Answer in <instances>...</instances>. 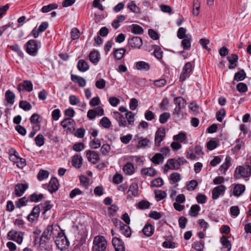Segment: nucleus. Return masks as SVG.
<instances>
[{
  "label": "nucleus",
  "instance_id": "412c9836",
  "mask_svg": "<svg viewBox=\"0 0 251 251\" xmlns=\"http://www.w3.org/2000/svg\"><path fill=\"white\" fill-rule=\"evenodd\" d=\"M90 61L95 65L98 64L100 59V54L98 51L96 50H92L89 55Z\"/></svg>",
  "mask_w": 251,
  "mask_h": 251
},
{
  "label": "nucleus",
  "instance_id": "c85d7f7f",
  "mask_svg": "<svg viewBox=\"0 0 251 251\" xmlns=\"http://www.w3.org/2000/svg\"><path fill=\"white\" fill-rule=\"evenodd\" d=\"M123 171L126 175H131L134 172V167L130 162L126 163L123 167Z\"/></svg>",
  "mask_w": 251,
  "mask_h": 251
},
{
  "label": "nucleus",
  "instance_id": "e2e57ef3",
  "mask_svg": "<svg viewBox=\"0 0 251 251\" xmlns=\"http://www.w3.org/2000/svg\"><path fill=\"white\" fill-rule=\"evenodd\" d=\"M186 139V134L184 132H180L178 134L174 136L173 139L175 141H178L183 142Z\"/></svg>",
  "mask_w": 251,
  "mask_h": 251
},
{
  "label": "nucleus",
  "instance_id": "8fccbe9b",
  "mask_svg": "<svg viewBox=\"0 0 251 251\" xmlns=\"http://www.w3.org/2000/svg\"><path fill=\"white\" fill-rule=\"evenodd\" d=\"M164 184L163 180L161 177H158L151 181V186L152 187H160Z\"/></svg>",
  "mask_w": 251,
  "mask_h": 251
},
{
  "label": "nucleus",
  "instance_id": "c756f323",
  "mask_svg": "<svg viewBox=\"0 0 251 251\" xmlns=\"http://www.w3.org/2000/svg\"><path fill=\"white\" fill-rule=\"evenodd\" d=\"M127 193L128 196L130 197L137 196L138 193L137 184L135 183L131 184L129 186Z\"/></svg>",
  "mask_w": 251,
  "mask_h": 251
},
{
  "label": "nucleus",
  "instance_id": "4468645a",
  "mask_svg": "<svg viewBox=\"0 0 251 251\" xmlns=\"http://www.w3.org/2000/svg\"><path fill=\"white\" fill-rule=\"evenodd\" d=\"M112 243L115 251H125L124 242L120 238L116 237H113Z\"/></svg>",
  "mask_w": 251,
  "mask_h": 251
},
{
  "label": "nucleus",
  "instance_id": "aec40b11",
  "mask_svg": "<svg viewBox=\"0 0 251 251\" xmlns=\"http://www.w3.org/2000/svg\"><path fill=\"white\" fill-rule=\"evenodd\" d=\"M142 231L145 236L151 237L154 233V227L151 224L147 223Z\"/></svg>",
  "mask_w": 251,
  "mask_h": 251
},
{
  "label": "nucleus",
  "instance_id": "c9c22d12",
  "mask_svg": "<svg viewBox=\"0 0 251 251\" xmlns=\"http://www.w3.org/2000/svg\"><path fill=\"white\" fill-rule=\"evenodd\" d=\"M119 230L126 237H130L131 235V231L130 227L125 224H124L121 228H119Z\"/></svg>",
  "mask_w": 251,
  "mask_h": 251
},
{
  "label": "nucleus",
  "instance_id": "c03bdc74",
  "mask_svg": "<svg viewBox=\"0 0 251 251\" xmlns=\"http://www.w3.org/2000/svg\"><path fill=\"white\" fill-rule=\"evenodd\" d=\"M134 116L135 114L131 111H127L126 113V118L127 120L128 125H134Z\"/></svg>",
  "mask_w": 251,
  "mask_h": 251
},
{
  "label": "nucleus",
  "instance_id": "5fc2aeb1",
  "mask_svg": "<svg viewBox=\"0 0 251 251\" xmlns=\"http://www.w3.org/2000/svg\"><path fill=\"white\" fill-rule=\"evenodd\" d=\"M19 107L25 111H28L31 109L30 103L26 100H21L19 102Z\"/></svg>",
  "mask_w": 251,
  "mask_h": 251
},
{
  "label": "nucleus",
  "instance_id": "2eb2a0df",
  "mask_svg": "<svg viewBox=\"0 0 251 251\" xmlns=\"http://www.w3.org/2000/svg\"><path fill=\"white\" fill-rule=\"evenodd\" d=\"M142 44V39L138 36H134L128 40V45L134 49H140Z\"/></svg>",
  "mask_w": 251,
  "mask_h": 251
},
{
  "label": "nucleus",
  "instance_id": "4d7b16f0",
  "mask_svg": "<svg viewBox=\"0 0 251 251\" xmlns=\"http://www.w3.org/2000/svg\"><path fill=\"white\" fill-rule=\"evenodd\" d=\"M150 206V202L146 200H142L139 201L138 204V207L140 209H148Z\"/></svg>",
  "mask_w": 251,
  "mask_h": 251
},
{
  "label": "nucleus",
  "instance_id": "a211bd4d",
  "mask_svg": "<svg viewBox=\"0 0 251 251\" xmlns=\"http://www.w3.org/2000/svg\"><path fill=\"white\" fill-rule=\"evenodd\" d=\"M59 186V184L57 178L53 177L51 178L49 182L48 189L50 193L52 194L57 191Z\"/></svg>",
  "mask_w": 251,
  "mask_h": 251
},
{
  "label": "nucleus",
  "instance_id": "0eeeda50",
  "mask_svg": "<svg viewBox=\"0 0 251 251\" xmlns=\"http://www.w3.org/2000/svg\"><path fill=\"white\" fill-rule=\"evenodd\" d=\"M40 213V207L39 205H36L34 206L30 213L27 217V220L31 223H33L38 220Z\"/></svg>",
  "mask_w": 251,
  "mask_h": 251
},
{
  "label": "nucleus",
  "instance_id": "f03ea898",
  "mask_svg": "<svg viewBox=\"0 0 251 251\" xmlns=\"http://www.w3.org/2000/svg\"><path fill=\"white\" fill-rule=\"evenodd\" d=\"M251 176V165L249 162H246L244 166H238L235 171L234 178L236 179L241 177H248Z\"/></svg>",
  "mask_w": 251,
  "mask_h": 251
},
{
  "label": "nucleus",
  "instance_id": "4c0bfd02",
  "mask_svg": "<svg viewBox=\"0 0 251 251\" xmlns=\"http://www.w3.org/2000/svg\"><path fill=\"white\" fill-rule=\"evenodd\" d=\"M221 242L222 243L223 248L226 249L225 251H230L231 250V244L230 241L228 240L227 238L225 236H223L221 238Z\"/></svg>",
  "mask_w": 251,
  "mask_h": 251
},
{
  "label": "nucleus",
  "instance_id": "5701e85b",
  "mask_svg": "<svg viewBox=\"0 0 251 251\" xmlns=\"http://www.w3.org/2000/svg\"><path fill=\"white\" fill-rule=\"evenodd\" d=\"M82 164V158L80 155L75 154L72 160V165L76 168H80Z\"/></svg>",
  "mask_w": 251,
  "mask_h": 251
},
{
  "label": "nucleus",
  "instance_id": "864d4df0",
  "mask_svg": "<svg viewBox=\"0 0 251 251\" xmlns=\"http://www.w3.org/2000/svg\"><path fill=\"white\" fill-rule=\"evenodd\" d=\"M89 146L93 149H97L101 146V142L99 139L94 138L89 142Z\"/></svg>",
  "mask_w": 251,
  "mask_h": 251
},
{
  "label": "nucleus",
  "instance_id": "338daca9",
  "mask_svg": "<svg viewBox=\"0 0 251 251\" xmlns=\"http://www.w3.org/2000/svg\"><path fill=\"white\" fill-rule=\"evenodd\" d=\"M154 56L158 60H160L163 57V51L160 47H157L153 51Z\"/></svg>",
  "mask_w": 251,
  "mask_h": 251
},
{
  "label": "nucleus",
  "instance_id": "13d9d810",
  "mask_svg": "<svg viewBox=\"0 0 251 251\" xmlns=\"http://www.w3.org/2000/svg\"><path fill=\"white\" fill-rule=\"evenodd\" d=\"M155 198L157 201H160L166 198L167 194L165 191L157 190L155 191Z\"/></svg>",
  "mask_w": 251,
  "mask_h": 251
},
{
  "label": "nucleus",
  "instance_id": "39448f33",
  "mask_svg": "<svg viewBox=\"0 0 251 251\" xmlns=\"http://www.w3.org/2000/svg\"><path fill=\"white\" fill-rule=\"evenodd\" d=\"M24 232L11 230L7 233V238L9 240L16 242L18 244H21L23 240Z\"/></svg>",
  "mask_w": 251,
  "mask_h": 251
},
{
  "label": "nucleus",
  "instance_id": "052dcab7",
  "mask_svg": "<svg viewBox=\"0 0 251 251\" xmlns=\"http://www.w3.org/2000/svg\"><path fill=\"white\" fill-rule=\"evenodd\" d=\"M22 87L27 92H31L33 89V84L30 80H24Z\"/></svg>",
  "mask_w": 251,
  "mask_h": 251
},
{
  "label": "nucleus",
  "instance_id": "6e6552de",
  "mask_svg": "<svg viewBox=\"0 0 251 251\" xmlns=\"http://www.w3.org/2000/svg\"><path fill=\"white\" fill-rule=\"evenodd\" d=\"M166 136L165 128H159L155 134L154 144L156 147H160L161 142L164 140Z\"/></svg>",
  "mask_w": 251,
  "mask_h": 251
},
{
  "label": "nucleus",
  "instance_id": "bf43d9fd",
  "mask_svg": "<svg viewBox=\"0 0 251 251\" xmlns=\"http://www.w3.org/2000/svg\"><path fill=\"white\" fill-rule=\"evenodd\" d=\"M198 185V182L196 180H192L187 183V189L189 191L194 190Z\"/></svg>",
  "mask_w": 251,
  "mask_h": 251
},
{
  "label": "nucleus",
  "instance_id": "a878e982",
  "mask_svg": "<svg viewBox=\"0 0 251 251\" xmlns=\"http://www.w3.org/2000/svg\"><path fill=\"white\" fill-rule=\"evenodd\" d=\"M245 190V186L243 184H237L234 186L233 191V194L236 197H239Z\"/></svg>",
  "mask_w": 251,
  "mask_h": 251
},
{
  "label": "nucleus",
  "instance_id": "dca6fc26",
  "mask_svg": "<svg viewBox=\"0 0 251 251\" xmlns=\"http://www.w3.org/2000/svg\"><path fill=\"white\" fill-rule=\"evenodd\" d=\"M113 117L118 123V125L120 127H125L127 126L128 124L126 120V118L118 111L113 112Z\"/></svg>",
  "mask_w": 251,
  "mask_h": 251
},
{
  "label": "nucleus",
  "instance_id": "72a5a7b5",
  "mask_svg": "<svg viewBox=\"0 0 251 251\" xmlns=\"http://www.w3.org/2000/svg\"><path fill=\"white\" fill-rule=\"evenodd\" d=\"M246 77V73L243 69L240 70L234 74V80L240 81L243 80Z\"/></svg>",
  "mask_w": 251,
  "mask_h": 251
},
{
  "label": "nucleus",
  "instance_id": "ea45409f",
  "mask_svg": "<svg viewBox=\"0 0 251 251\" xmlns=\"http://www.w3.org/2000/svg\"><path fill=\"white\" fill-rule=\"evenodd\" d=\"M167 162L171 167V170H178L179 169L180 162H178L177 159H169L168 160Z\"/></svg>",
  "mask_w": 251,
  "mask_h": 251
},
{
  "label": "nucleus",
  "instance_id": "473e14b6",
  "mask_svg": "<svg viewBox=\"0 0 251 251\" xmlns=\"http://www.w3.org/2000/svg\"><path fill=\"white\" fill-rule=\"evenodd\" d=\"M44 198V195L42 194H37L36 193H34L30 195L28 199L29 201L31 202H38L41 201Z\"/></svg>",
  "mask_w": 251,
  "mask_h": 251
},
{
  "label": "nucleus",
  "instance_id": "b1692460",
  "mask_svg": "<svg viewBox=\"0 0 251 251\" xmlns=\"http://www.w3.org/2000/svg\"><path fill=\"white\" fill-rule=\"evenodd\" d=\"M181 41V46L184 50H189L191 48V42L192 40V36L190 34H187L186 38L182 39Z\"/></svg>",
  "mask_w": 251,
  "mask_h": 251
},
{
  "label": "nucleus",
  "instance_id": "79ce46f5",
  "mask_svg": "<svg viewBox=\"0 0 251 251\" xmlns=\"http://www.w3.org/2000/svg\"><path fill=\"white\" fill-rule=\"evenodd\" d=\"M156 173V170L152 168H144L141 170V174L144 175L153 176Z\"/></svg>",
  "mask_w": 251,
  "mask_h": 251
},
{
  "label": "nucleus",
  "instance_id": "7c9ffc66",
  "mask_svg": "<svg viewBox=\"0 0 251 251\" xmlns=\"http://www.w3.org/2000/svg\"><path fill=\"white\" fill-rule=\"evenodd\" d=\"M78 70L81 72H85L89 69L88 63L83 59L79 60L77 65Z\"/></svg>",
  "mask_w": 251,
  "mask_h": 251
},
{
  "label": "nucleus",
  "instance_id": "09e8293b",
  "mask_svg": "<svg viewBox=\"0 0 251 251\" xmlns=\"http://www.w3.org/2000/svg\"><path fill=\"white\" fill-rule=\"evenodd\" d=\"M231 163L230 160V157L229 156L226 157L225 163L222 164L220 167V170L221 172H223L224 171V173H225L226 170L228 169V168L231 166Z\"/></svg>",
  "mask_w": 251,
  "mask_h": 251
},
{
  "label": "nucleus",
  "instance_id": "f8f14e48",
  "mask_svg": "<svg viewBox=\"0 0 251 251\" xmlns=\"http://www.w3.org/2000/svg\"><path fill=\"white\" fill-rule=\"evenodd\" d=\"M138 140V144L136 145L137 149L145 148L148 146L149 144L151 142L150 140L143 136H139L138 135H136L134 136V140Z\"/></svg>",
  "mask_w": 251,
  "mask_h": 251
},
{
  "label": "nucleus",
  "instance_id": "f257e3e1",
  "mask_svg": "<svg viewBox=\"0 0 251 251\" xmlns=\"http://www.w3.org/2000/svg\"><path fill=\"white\" fill-rule=\"evenodd\" d=\"M52 225H48L42 234L39 240L38 250L40 251H50L52 249L53 235Z\"/></svg>",
  "mask_w": 251,
  "mask_h": 251
},
{
  "label": "nucleus",
  "instance_id": "9b49d317",
  "mask_svg": "<svg viewBox=\"0 0 251 251\" xmlns=\"http://www.w3.org/2000/svg\"><path fill=\"white\" fill-rule=\"evenodd\" d=\"M226 189V186L224 185H220L214 188L212 190V199L217 200L220 196H223Z\"/></svg>",
  "mask_w": 251,
  "mask_h": 251
},
{
  "label": "nucleus",
  "instance_id": "f704fd0d",
  "mask_svg": "<svg viewBox=\"0 0 251 251\" xmlns=\"http://www.w3.org/2000/svg\"><path fill=\"white\" fill-rule=\"evenodd\" d=\"M119 230L126 237H130L131 235V231L130 227L125 224H124L121 228H119Z\"/></svg>",
  "mask_w": 251,
  "mask_h": 251
},
{
  "label": "nucleus",
  "instance_id": "7ed1b4c3",
  "mask_svg": "<svg viewBox=\"0 0 251 251\" xmlns=\"http://www.w3.org/2000/svg\"><path fill=\"white\" fill-rule=\"evenodd\" d=\"M93 244L92 251H106L107 241L103 236L95 237Z\"/></svg>",
  "mask_w": 251,
  "mask_h": 251
},
{
  "label": "nucleus",
  "instance_id": "e433bc0d",
  "mask_svg": "<svg viewBox=\"0 0 251 251\" xmlns=\"http://www.w3.org/2000/svg\"><path fill=\"white\" fill-rule=\"evenodd\" d=\"M136 68L139 70H144L148 71L150 69V65L149 63L145 61H141L136 62Z\"/></svg>",
  "mask_w": 251,
  "mask_h": 251
},
{
  "label": "nucleus",
  "instance_id": "69168bd1",
  "mask_svg": "<svg viewBox=\"0 0 251 251\" xmlns=\"http://www.w3.org/2000/svg\"><path fill=\"white\" fill-rule=\"evenodd\" d=\"M236 88L240 93H245L248 91L247 85L243 82L239 83L236 86Z\"/></svg>",
  "mask_w": 251,
  "mask_h": 251
},
{
  "label": "nucleus",
  "instance_id": "1a4fd4ad",
  "mask_svg": "<svg viewBox=\"0 0 251 251\" xmlns=\"http://www.w3.org/2000/svg\"><path fill=\"white\" fill-rule=\"evenodd\" d=\"M174 102L176 104V108L174 111V114L178 115L180 113V110L184 108L186 105V101L181 97H178L175 98Z\"/></svg>",
  "mask_w": 251,
  "mask_h": 251
},
{
  "label": "nucleus",
  "instance_id": "393cba45",
  "mask_svg": "<svg viewBox=\"0 0 251 251\" xmlns=\"http://www.w3.org/2000/svg\"><path fill=\"white\" fill-rule=\"evenodd\" d=\"M71 80L75 83H78L80 87H84L86 85V81L83 77L75 75H71Z\"/></svg>",
  "mask_w": 251,
  "mask_h": 251
},
{
  "label": "nucleus",
  "instance_id": "bb28decb",
  "mask_svg": "<svg viewBox=\"0 0 251 251\" xmlns=\"http://www.w3.org/2000/svg\"><path fill=\"white\" fill-rule=\"evenodd\" d=\"M126 52L125 48L114 49L113 54L117 60H121L124 56Z\"/></svg>",
  "mask_w": 251,
  "mask_h": 251
},
{
  "label": "nucleus",
  "instance_id": "f3484780",
  "mask_svg": "<svg viewBox=\"0 0 251 251\" xmlns=\"http://www.w3.org/2000/svg\"><path fill=\"white\" fill-rule=\"evenodd\" d=\"M28 187L27 183H17L15 187V195L18 197L22 196Z\"/></svg>",
  "mask_w": 251,
  "mask_h": 251
},
{
  "label": "nucleus",
  "instance_id": "a18cd8bd",
  "mask_svg": "<svg viewBox=\"0 0 251 251\" xmlns=\"http://www.w3.org/2000/svg\"><path fill=\"white\" fill-rule=\"evenodd\" d=\"M58 5L55 3H51L48 5H45L42 7L41 11L43 13H48L52 10L57 9Z\"/></svg>",
  "mask_w": 251,
  "mask_h": 251
},
{
  "label": "nucleus",
  "instance_id": "de8ad7c7",
  "mask_svg": "<svg viewBox=\"0 0 251 251\" xmlns=\"http://www.w3.org/2000/svg\"><path fill=\"white\" fill-rule=\"evenodd\" d=\"M204 243L202 241H195L192 245V247L197 251H202L204 248Z\"/></svg>",
  "mask_w": 251,
  "mask_h": 251
},
{
  "label": "nucleus",
  "instance_id": "6ab92c4d",
  "mask_svg": "<svg viewBox=\"0 0 251 251\" xmlns=\"http://www.w3.org/2000/svg\"><path fill=\"white\" fill-rule=\"evenodd\" d=\"M227 60L230 63L228 66L229 69H233L237 66L238 56L236 54H231L230 55L227 56Z\"/></svg>",
  "mask_w": 251,
  "mask_h": 251
},
{
  "label": "nucleus",
  "instance_id": "49530a36",
  "mask_svg": "<svg viewBox=\"0 0 251 251\" xmlns=\"http://www.w3.org/2000/svg\"><path fill=\"white\" fill-rule=\"evenodd\" d=\"M29 201L28 198H26L25 197H24L22 198L19 199L18 201L15 202V205L16 207L20 208L22 206L26 205V203Z\"/></svg>",
  "mask_w": 251,
  "mask_h": 251
},
{
  "label": "nucleus",
  "instance_id": "a19ab883",
  "mask_svg": "<svg viewBox=\"0 0 251 251\" xmlns=\"http://www.w3.org/2000/svg\"><path fill=\"white\" fill-rule=\"evenodd\" d=\"M164 158V157L161 153H156L153 156L151 161L155 164H159L163 161Z\"/></svg>",
  "mask_w": 251,
  "mask_h": 251
},
{
  "label": "nucleus",
  "instance_id": "680f3d73",
  "mask_svg": "<svg viewBox=\"0 0 251 251\" xmlns=\"http://www.w3.org/2000/svg\"><path fill=\"white\" fill-rule=\"evenodd\" d=\"M170 117V114L168 112H164L159 116V122L161 124L166 123Z\"/></svg>",
  "mask_w": 251,
  "mask_h": 251
},
{
  "label": "nucleus",
  "instance_id": "3c124183",
  "mask_svg": "<svg viewBox=\"0 0 251 251\" xmlns=\"http://www.w3.org/2000/svg\"><path fill=\"white\" fill-rule=\"evenodd\" d=\"M131 31L135 34H141L144 32L143 28L141 26L136 24L132 25Z\"/></svg>",
  "mask_w": 251,
  "mask_h": 251
},
{
  "label": "nucleus",
  "instance_id": "9d476101",
  "mask_svg": "<svg viewBox=\"0 0 251 251\" xmlns=\"http://www.w3.org/2000/svg\"><path fill=\"white\" fill-rule=\"evenodd\" d=\"M104 115V110L100 106L97 107L96 109H90L87 112V116L89 120H94L97 116H101Z\"/></svg>",
  "mask_w": 251,
  "mask_h": 251
},
{
  "label": "nucleus",
  "instance_id": "ddd939ff",
  "mask_svg": "<svg viewBox=\"0 0 251 251\" xmlns=\"http://www.w3.org/2000/svg\"><path fill=\"white\" fill-rule=\"evenodd\" d=\"M86 154L88 161L93 164H96L100 159L98 152L94 151H87Z\"/></svg>",
  "mask_w": 251,
  "mask_h": 251
},
{
  "label": "nucleus",
  "instance_id": "603ef678",
  "mask_svg": "<svg viewBox=\"0 0 251 251\" xmlns=\"http://www.w3.org/2000/svg\"><path fill=\"white\" fill-rule=\"evenodd\" d=\"M36 145L38 147H41L45 143V138L41 134H38L34 139Z\"/></svg>",
  "mask_w": 251,
  "mask_h": 251
},
{
  "label": "nucleus",
  "instance_id": "37998d69",
  "mask_svg": "<svg viewBox=\"0 0 251 251\" xmlns=\"http://www.w3.org/2000/svg\"><path fill=\"white\" fill-rule=\"evenodd\" d=\"M100 125L104 128H109L111 126V122L107 117H103L100 120Z\"/></svg>",
  "mask_w": 251,
  "mask_h": 251
},
{
  "label": "nucleus",
  "instance_id": "423d86ee",
  "mask_svg": "<svg viewBox=\"0 0 251 251\" xmlns=\"http://www.w3.org/2000/svg\"><path fill=\"white\" fill-rule=\"evenodd\" d=\"M192 73V65L191 62H187L184 66L182 71L180 75L179 81L183 82L189 77Z\"/></svg>",
  "mask_w": 251,
  "mask_h": 251
},
{
  "label": "nucleus",
  "instance_id": "2f4dec72",
  "mask_svg": "<svg viewBox=\"0 0 251 251\" xmlns=\"http://www.w3.org/2000/svg\"><path fill=\"white\" fill-rule=\"evenodd\" d=\"M5 99L7 102L10 104H13L15 101V95L14 93L11 90H7L5 94Z\"/></svg>",
  "mask_w": 251,
  "mask_h": 251
},
{
  "label": "nucleus",
  "instance_id": "0e129e2a",
  "mask_svg": "<svg viewBox=\"0 0 251 251\" xmlns=\"http://www.w3.org/2000/svg\"><path fill=\"white\" fill-rule=\"evenodd\" d=\"M46 205L43 207V211L42 212V214L44 215V219H47L48 216L46 217V212L50 210L52 207V205L50 204V201H47L45 202Z\"/></svg>",
  "mask_w": 251,
  "mask_h": 251
},
{
  "label": "nucleus",
  "instance_id": "cd10ccee",
  "mask_svg": "<svg viewBox=\"0 0 251 251\" xmlns=\"http://www.w3.org/2000/svg\"><path fill=\"white\" fill-rule=\"evenodd\" d=\"M53 130L45 129L44 131V135L48 137L50 140L54 143H57L59 141L58 138L57 136H55Z\"/></svg>",
  "mask_w": 251,
  "mask_h": 251
},
{
  "label": "nucleus",
  "instance_id": "4be33fe9",
  "mask_svg": "<svg viewBox=\"0 0 251 251\" xmlns=\"http://www.w3.org/2000/svg\"><path fill=\"white\" fill-rule=\"evenodd\" d=\"M61 239L58 240V245H60L59 247L61 250H66L70 246V242L67 236L63 233V235L61 237Z\"/></svg>",
  "mask_w": 251,
  "mask_h": 251
},
{
  "label": "nucleus",
  "instance_id": "20e7f679",
  "mask_svg": "<svg viewBox=\"0 0 251 251\" xmlns=\"http://www.w3.org/2000/svg\"><path fill=\"white\" fill-rule=\"evenodd\" d=\"M26 52L31 56H35L38 53V51L40 46L38 45L37 41L35 40H29L25 45Z\"/></svg>",
  "mask_w": 251,
  "mask_h": 251
},
{
  "label": "nucleus",
  "instance_id": "58836bf2",
  "mask_svg": "<svg viewBox=\"0 0 251 251\" xmlns=\"http://www.w3.org/2000/svg\"><path fill=\"white\" fill-rule=\"evenodd\" d=\"M201 210L200 206L198 204L192 205L189 211V215L191 217H195L199 214V211Z\"/></svg>",
  "mask_w": 251,
  "mask_h": 251
},
{
  "label": "nucleus",
  "instance_id": "774afa93",
  "mask_svg": "<svg viewBox=\"0 0 251 251\" xmlns=\"http://www.w3.org/2000/svg\"><path fill=\"white\" fill-rule=\"evenodd\" d=\"M226 115V111L225 109L222 108L220 110H219L216 113V118L217 120L220 122H221L223 121V118Z\"/></svg>",
  "mask_w": 251,
  "mask_h": 251
},
{
  "label": "nucleus",
  "instance_id": "6e6d98bb",
  "mask_svg": "<svg viewBox=\"0 0 251 251\" xmlns=\"http://www.w3.org/2000/svg\"><path fill=\"white\" fill-rule=\"evenodd\" d=\"M49 173L48 171L40 170L38 174L37 178L39 180H42L48 177Z\"/></svg>",
  "mask_w": 251,
  "mask_h": 251
}]
</instances>
